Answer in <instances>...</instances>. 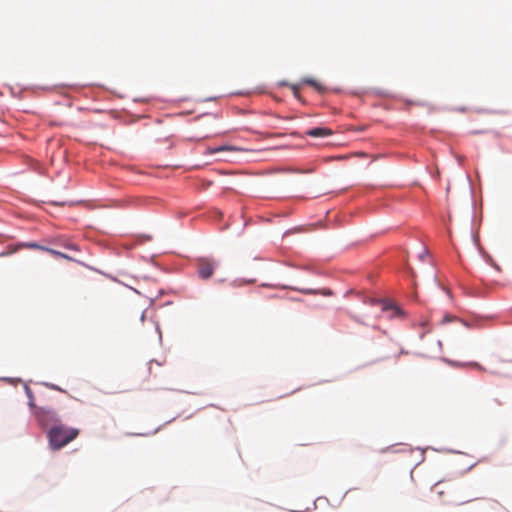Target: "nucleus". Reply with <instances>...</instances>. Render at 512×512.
I'll return each mask as SVG.
<instances>
[{"label": "nucleus", "mask_w": 512, "mask_h": 512, "mask_svg": "<svg viewBox=\"0 0 512 512\" xmlns=\"http://www.w3.org/2000/svg\"><path fill=\"white\" fill-rule=\"evenodd\" d=\"M79 435V429L65 425H55L48 432L50 447L59 450L73 441Z\"/></svg>", "instance_id": "1"}, {"label": "nucleus", "mask_w": 512, "mask_h": 512, "mask_svg": "<svg viewBox=\"0 0 512 512\" xmlns=\"http://www.w3.org/2000/svg\"><path fill=\"white\" fill-rule=\"evenodd\" d=\"M34 414L42 425L59 421V416L53 409L38 407L35 409Z\"/></svg>", "instance_id": "2"}, {"label": "nucleus", "mask_w": 512, "mask_h": 512, "mask_svg": "<svg viewBox=\"0 0 512 512\" xmlns=\"http://www.w3.org/2000/svg\"><path fill=\"white\" fill-rule=\"evenodd\" d=\"M215 263L208 258H201L198 261V274L202 279L210 278L214 273Z\"/></svg>", "instance_id": "3"}, {"label": "nucleus", "mask_w": 512, "mask_h": 512, "mask_svg": "<svg viewBox=\"0 0 512 512\" xmlns=\"http://www.w3.org/2000/svg\"><path fill=\"white\" fill-rule=\"evenodd\" d=\"M373 304H379L381 306L382 311L391 310L392 316L404 317V311L398 307L397 305L387 301V300H371Z\"/></svg>", "instance_id": "4"}, {"label": "nucleus", "mask_w": 512, "mask_h": 512, "mask_svg": "<svg viewBox=\"0 0 512 512\" xmlns=\"http://www.w3.org/2000/svg\"><path fill=\"white\" fill-rule=\"evenodd\" d=\"M333 131L326 127H316L306 131V135L310 137H327L331 136Z\"/></svg>", "instance_id": "5"}, {"label": "nucleus", "mask_w": 512, "mask_h": 512, "mask_svg": "<svg viewBox=\"0 0 512 512\" xmlns=\"http://www.w3.org/2000/svg\"><path fill=\"white\" fill-rule=\"evenodd\" d=\"M225 151H242V149L237 148L235 146H219L216 148H207L206 153L211 155L218 152H225Z\"/></svg>", "instance_id": "6"}, {"label": "nucleus", "mask_w": 512, "mask_h": 512, "mask_svg": "<svg viewBox=\"0 0 512 512\" xmlns=\"http://www.w3.org/2000/svg\"><path fill=\"white\" fill-rule=\"evenodd\" d=\"M28 246L32 247V248H40V246H38L37 244H29ZM41 249L51 253L52 255L59 256V257L65 258V259H71L66 254L56 251L54 249L45 248V247H41Z\"/></svg>", "instance_id": "7"}, {"label": "nucleus", "mask_w": 512, "mask_h": 512, "mask_svg": "<svg viewBox=\"0 0 512 512\" xmlns=\"http://www.w3.org/2000/svg\"><path fill=\"white\" fill-rule=\"evenodd\" d=\"M303 83L311 85L319 92H323L325 90L324 86L321 83H319L318 81H316L315 79H312V78L303 79Z\"/></svg>", "instance_id": "8"}, {"label": "nucleus", "mask_w": 512, "mask_h": 512, "mask_svg": "<svg viewBox=\"0 0 512 512\" xmlns=\"http://www.w3.org/2000/svg\"><path fill=\"white\" fill-rule=\"evenodd\" d=\"M25 391H26V394H27V397L29 399V406L33 409V411H35V409L37 408L35 403H34V396H33V393L32 391L30 390V388L27 386V385H23Z\"/></svg>", "instance_id": "9"}, {"label": "nucleus", "mask_w": 512, "mask_h": 512, "mask_svg": "<svg viewBox=\"0 0 512 512\" xmlns=\"http://www.w3.org/2000/svg\"><path fill=\"white\" fill-rule=\"evenodd\" d=\"M22 245H18V246H13V245H8L6 250L5 251H2L1 253V256H4V255H9V254H12L14 253L15 251H17V249L19 247H21Z\"/></svg>", "instance_id": "10"}, {"label": "nucleus", "mask_w": 512, "mask_h": 512, "mask_svg": "<svg viewBox=\"0 0 512 512\" xmlns=\"http://www.w3.org/2000/svg\"><path fill=\"white\" fill-rule=\"evenodd\" d=\"M290 88L293 92L294 97H296L297 99H300L299 86L296 84H292V85H290Z\"/></svg>", "instance_id": "11"}, {"label": "nucleus", "mask_w": 512, "mask_h": 512, "mask_svg": "<svg viewBox=\"0 0 512 512\" xmlns=\"http://www.w3.org/2000/svg\"><path fill=\"white\" fill-rule=\"evenodd\" d=\"M67 249L77 250L76 246L72 243H68L65 245Z\"/></svg>", "instance_id": "12"}, {"label": "nucleus", "mask_w": 512, "mask_h": 512, "mask_svg": "<svg viewBox=\"0 0 512 512\" xmlns=\"http://www.w3.org/2000/svg\"><path fill=\"white\" fill-rule=\"evenodd\" d=\"M474 365H475V367H477V369H479L480 371H485V368H484L483 366L479 365L478 363H475Z\"/></svg>", "instance_id": "13"}, {"label": "nucleus", "mask_w": 512, "mask_h": 512, "mask_svg": "<svg viewBox=\"0 0 512 512\" xmlns=\"http://www.w3.org/2000/svg\"><path fill=\"white\" fill-rule=\"evenodd\" d=\"M2 381L7 382V383H9V384H11V383H12L11 379H9V378H3V377H2Z\"/></svg>", "instance_id": "14"}, {"label": "nucleus", "mask_w": 512, "mask_h": 512, "mask_svg": "<svg viewBox=\"0 0 512 512\" xmlns=\"http://www.w3.org/2000/svg\"><path fill=\"white\" fill-rule=\"evenodd\" d=\"M302 292H303V293H305V294L313 293V291H312V290H302Z\"/></svg>", "instance_id": "15"}, {"label": "nucleus", "mask_w": 512, "mask_h": 512, "mask_svg": "<svg viewBox=\"0 0 512 512\" xmlns=\"http://www.w3.org/2000/svg\"><path fill=\"white\" fill-rule=\"evenodd\" d=\"M470 500H466V501H463V502H460L459 504H464V503H469Z\"/></svg>", "instance_id": "16"}, {"label": "nucleus", "mask_w": 512, "mask_h": 512, "mask_svg": "<svg viewBox=\"0 0 512 512\" xmlns=\"http://www.w3.org/2000/svg\"><path fill=\"white\" fill-rule=\"evenodd\" d=\"M438 494H439L440 496H442V495H443V491H438Z\"/></svg>", "instance_id": "17"}]
</instances>
